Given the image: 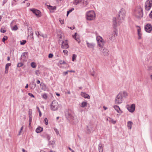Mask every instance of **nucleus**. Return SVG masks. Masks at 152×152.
Masks as SVG:
<instances>
[{
    "label": "nucleus",
    "mask_w": 152,
    "mask_h": 152,
    "mask_svg": "<svg viewBox=\"0 0 152 152\" xmlns=\"http://www.w3.org/2000/svg\"><path fill=\"white\" fill-rule=\"evenodd\" d=\"M143 10L140 6L136 7L134 12V15L138 18H141L143 17Z\"/></svg>",
    "instance_id": "obj_1"
},
{
    "label": "nucleus",
    "mask_w": 152,
    "mask_h": 152,
    "mask_svg": "<svg viewBox=\"0 0 152 152\" xmlns=\"http://www.w3.org/2000/svg\"><path fill=\"white\" fill-rule=\"evenodd\" d=\"M86 19L88 20H92L95 19L96 15L94 12L93 10L88 11L86 13Z\"/></svg>",
    "instance_id": "obj_2"
},
{
    "label": "nucleus",
    "mask_w": 152,
    "mask_h": 152,
    "mask_svg": "<svg viewBox=\"0 0 152 152\" xmlns=\"http://www.w3.org/2000/svg\"><path fill=\"white\" fill-rule=\"evenodd\" d=\"M118 19V22H121L124 19L125 16L126 12L124 9L122 8L119 12Z\"/></svg>",
    "instance_id": "obj_3"
},
{
    "label": "nucleus",
    "mask_w": 152,
    "mask_h": 152,
    "mask_svg": "<svg viewBox=\"0 0 152 152\" xmlns=\"http://www.w3.org/2000/svg\"><path fill=\"white\" fill-rule=\"evenodd\" d=\"M58 104L56 101L53 100L51 105V109L54 111L58 109Z\"/></svg>",
    "instance_id": "obj_4"
},
{
    "label": "nucleus",
    "mask_w": 152,
    "mask_h": 152,
    "mask_svg": "<svg viewBox=\"0 0 152 152\" xmlns=\"http://www.w3.org/2000/svg\"><path fill=\"white\" fill-rule=\"evenodd\" d=\"M152 6V0H147L145 3V8L146 10H149Z\"/></svg>",
    "instance_id": "obj_5"
},
{
    "label": "nucleus",
    "mask_w": 152,
    "mask_h": 152,
    "mask_svg": "<svg viewBox=\"0 0 152 152\" xmlns=\"http://www.w3.org/2000/svg\"><path fill=\"white\" fill-rule=\"evenodd\" d=\"M122 96L121 93H119L117 95L115 100V103L116 104H120L122 103Z\"/></svg>",
    "instance_id": "obj_6"
},
{
    "label": "nucleus",
    "mask_w": 152,
    "mask_h": 152,
    "mask_svg": "<svg viewBox=\"0 0 152 152\" xmlns=\"http://www.w3.org/2000/svg\"><path fill=\"white\" fill-rule=\"evenodd\" d=\"M102 53L104 56H107L109 54V51L106 48H103L101 49Z\"/></svg>",
    "instance_id": "obj_7"
},
{
    "label": "nucleus",
    "mask_w": 152,
    "mask_h": 152,
    "mask_svg": "<svg viewBox=\"0 0 152 152\" xmlns=\"http://www.w3.org/2000/svg\"><path fill=\"white\" fill-rule=\"evenodd\" d=\"M145 30L148 32L150 33L152 30V26L151 24L148 23L145 26Z\"/></svg>",
    "instance_id": "obj_8"
},
{
    "label": "nucleus",
    "mask_w": 152,
    "mask_h": 152,
    "mask_svg": "<svg viewBox=\"0 0 152 152\" xmlns=\"http://www.w3.org/2000/svg\"><path fill=\"white\" fill-rule=\"evenodd\" d=\"M135 104H132L131 106L127 107V109L130 112L133 113L135 110Z\"/></svg>",
    "instance_id": "obj_9"
},
{
    "label": "nucleus",
    "mask_w": 152,
    "mask_h": 152,
    "mask_svg": "<svg viewBox=\"0 0 152 152\" xmlns=\"http://www.w3.org/2000/svg\"><path fill=\"white\" fill-rule=\"evenodd\" d=\"M62 43L61 48L63 49H67L69 48V46L67 40L65 41H63Z\"/></svg>",
    "instance_id": "obj_10"
},
{
    "label": "nucleus",
    "mask_w": 152,
    "mask_h": 152,
    "mask_svg": "<svg viewBox=\"0 0 152 152\" xmlns=\"http://www.w3.org/2000/svg\"><path fill=\"white\" fill-rule=\"evenodd\" d=\"M117 30L115 29V31H113L112 34L111 36V37H110L111 40H113L114 39L115 37H116L117 35Z\"/></svg>",
    "instance_id": "obj_11"
},
{
    "label": "nucleus",
    "mask_w": 152,
    "mask_h": 152,
    "mask_svg": "<svg viewBox=\"0 0 152 152\" xmlns=\"http://www.w3.org/2000/svg\"><path fill=\"white\" fill-rule=\"evenodd\" d=\"M86 44L87 47L90 48L92 49L93 50L94 49V48L95 46V44L93 43H90L87 41H86Z\"/></svg>",
    "instance_id": "obj_12"
},
{
    "label": "nucleus",
    "mask_w": 152,
    "mask_h": 152,
    "mask_svg": "<svg viewBox=\"0 0 152 152\" xmlns=\"http://www.w3.org/2000/svg\"><path fill=\"white\" fill-rule=\"evenodd\" d=\"M31 11L36 15L39 16L40 14V12L37 10L31 9Z\"/></svg>",
    "instance_id": "obj_13"
},
{
    "label": "nucleus",
    "mask_w": 152,
    "mask_h": 152,
    "mask_svg": "<svg viewBox=\"0 0 152 152\" xmlns=\"http://www.w3.org/2000/svg\"><path fill=\"white\" fill-rule=\"evenodd\" d=\"M113 107L118 113L121 114L122 113L118 106L115 105L113 106Z\"/></svg>",
    "instance_id": "obj_14"
},
{
    "label": "nucleus",
    "mask_w": 152,
    "mask_h": 152,
    "mask_svg": "<svg viewBox=\"0 0 152 152\" xmlns=\"http://www.w3.org/2000/svg\"><path fill=\"white\" fill-rule=\"evenodd\" d=\"M81 95L85 98L90 99V96L86 93L81 92Z\"/></svg>",
    "instance_id": "obj_15"
},
{
    "label": "nucleus",
    "mask_w": 152,
    "mask_h": 152,
    "mask_svg": "<svg viewBox=\"0 0 152 152\" xmlns=\"http://www.w3.org/2000/svg\"><path fill=\"white\" fill-rule=\"evenodd\" d=\"M105 43V42L104 41H102L101 42H98V45L99 46L100 48L101 49L103 48L104 46V44Z\"/></svg>",
    "instance_id": "obj_16"
},
{
    "label": "nucleus",
    "mask_w": 152,
    "mask_h": 152,
    "mask_svg": "<svg viewBox=\"0 0 152 152\" xmlns=\"http://www.w3.org/2000/svg\"><path fill=\"white\" fill-rule=\"evenodd\" d=\"M29 34V36L31 37L33 36V32L32 28L29 27L28 29V34Z\"/></svg>",
    "instance_id": "obj_17"
},
{
    "label": "nucleus",
    "mask_w": 152,
    "mask_h": 152,
    "mask_svg": "<svg viewBox=\"0 0 152 152\" xmlns=\"http://www.w3.org/2000/svg\"><path fill=\"white\" fill-rule=\"evenodd\" d=\"M43 129L41 127L39 126L36 130V132L37 133H39L43 131Z\"/></svg>",
    "instance_id": "obj_18"
},
{
    "label": "nucleus",
    "mask_w": 152,
    "mask_h": 152,
    "mask_svg": "<svg viewBox=\"0 0 152 152\" xmlns=\"http://www.w3.org/2000/svg\"><path fill=\"white\" fill-rule=\"evenodd\" d=\"M133 123L131 121H128L127 122V127L130 129H131Z\"/></svg>",
    "instance_id": "obj_19"
},
{
    "label": "nucleus",
    "mask_w": 152,
    "mask_h": 152,
    "mask_svg": "<svg viewBox=\"0 0 152 152\" xmlns=\"http://www.w3.org/2000/svg\"><path fill=\"white\" fill-rule=\"evenodd\" d=\"M87 132L88 133H90L92 130V127L91 126H87Z\"/></svg>",
    "instance_id": "obj_20"
},
{
    "label": "nucleus",
    "mask_w": 152,
    "mask_h": 152,
    "mask_svg": "<svg viewBox=\"0 0 152 152\" xmlns=\"http://www.w3.org/2000/svg\"><path fill=\"white\" fill-rule=\"evenodd\" d=\"M98 149L99 152H103V148L102 145L100 143L99 145Z\"/></svg>",
    "instance_id": "obj_21"
},
{
    "label": "nucleus",
    "mask_w": 152,
    "mask_h": 152,
    "mask_svg": "<svg viewBox=\"0 0 152 152\" xmlns=\"http://www.w3.org/2000/svg\"><path fill=\"white\" fill-rule=\"evenodd\" d=\"M113 24L115 27H117V25L116 21V19L115 18H113Z\"/></svg>",
    "instance_id": "obj_22"
},
{
    "label": "nucleus",
    "mask_w": 152,
    "mask_h": 152,
    "mask_svg": "<svg viewBox=\"0 0 152 152\" xmlns=\"http://www.w3.org/2000/svg\"><path fill=\"white\" fill-rule=\"evenodd\" d=\"M96 40L98 42L104 40L100 36H98L96 37Z\"/></svg>",
    "instance_id": "obj_23"
},
{
    "label": "nucleus",
    "mask_w": 152,
    "mask_h": 152,
    "mask_svg": "<svg viewBox=\"0 0 152 152\" xmlns=\"http://www.w3.org/2000/svg\"><path fill=\"white\" fill-rule=\"evenodd\" d=\"M82 0H74L73 1V3L74 4H75L76 5H77V4L82 2Z\"/></svg>",
    "instance_id": "obj_24"
},
{
    "label": "nucleus",
    "mask_w": 152,
    "mask_h": 152,
    "mask_svg": "<svg viewBox=\"0 0 152 152\" xmlns=\"http://www.w3.org/2000/svg\"><path fill=\"white\" fill-rule=\"evenodd\" d=\"M140 28L139 29H137V32L138 34V39H140L141 38V34L140 33Z\"/></svg>",
    "instance_id": "obj_25"
},
{
    "label": "nucleus",
    "mask_w": 152,
    "mask_h": 152,
    "mask_svg": "<svg viewBox=\"0 0 152 152\" xmlns=\"http://www.w3.org/2000/svg\"><path fill=\"white\" fill-rule=\"evenodd\" d=\"M77 33H75V35L74 36L73 35V37L75 38V39L79 43L80 42V39L79 38L76 37V35Z\"/></svg>",
    "instance_id": "obj_26"
},
{
    "label": "nucleus",
    "mask_w": 152,
    "mask_h": 152,
    "mask_svg": "<svg viewBox=\"0 0 152 152\" xmlns=\"http://www.w3.org/2000/svg\"><path fill=\"white\" fill-rule=\"evenodd\" d=\"M87 104V103L86 102H83L81 103V107H84L86 106Z\"/></svg>",
    "instance_id": "obj_27"
},
{
    "label": "nucleus",
    "mask_w": 152,
    "mask_h": 152,
    "mask_svg": "<svg viewBox=\"0 0 152 152\" xmlns=\"http://www.w3.org/2000/svg\"><path fill=\"white\" fill-rule=\"evenodd\" d=\"M27 53L24 52L23 54L21 56V58H25L27 55Z\"/></svg>",
    "instance_id": "obj_28"
},
{
    "label": "nucleus",
    "mask_w": 152,
    "mask_h": 152,
    "mask_svg": "<svg viewBox=\"0 0 152 152\" xmlns=\"http://www.w3.org/2000/svg\"><path fill=\"white\" fill-rule=\"evenodd\" d=\"M31 67L33 68H34L36 67V64L34 62H32L31 63Z\"/></svg>",
    "instance_id": "obj_29"
},
{
    "label": "nucleus",
    "mask_w": 152,
    "mask_h": 152,
    "mask_svg": "<svg viewBox=\"0 0 152 152\" xmlns=\"http://www.w3.org/2000/svg\"><path fill=\"white\" fill-rule=\"evenodd\" d=\"M54 143H55V142L54 141H50L49 142V143H48V145H53ZM52 147H53V146H52Z\"/></svg>",
    "instance_id": "obj_30"
},
{
    "label": "nucleus",
    "mask_w": 152,
    "mask_h": 152,
    "mask_svg": "<svg viewBox=\"0 0 152 152\" xmlns=\"http://www.w3.org/2000/svg\"><path fill=\"white\" fill-rule=\"evenodd\" d=\"M77 57V55L75 54H73L72 56V61H74L76 59Z\"/></svg>",
    "instance_id": "obj_31"
},
{
    "label": "nucleus",
    "mask_w": 152,
    "mask_h": 152,
    "mask_svg": "<svg viewBox=\"0 0 152 152\" xmlns=\"http://www.w3.org/2000/svg\"><path fill=\"white\" fill-rule=\"evenodd\" d=\"M109 118L110 119L109 121L113 123V124H115L116 123V121L114 120L113 119H112L111 118Z\"/></svg>",
    "instance_id": "obj_32"
},
{
    "label": "nucleus",
    "mask_w": 152,
    "mask_h": 152,
    "mask_svg": "<svg viewBox=\"0 0 152 152\" xmlns=\"http://www.w3.org/2000/svg\"><path fill=\"white\" fill-rule=\"evenodd\" d=\"M18 29V28L16 25H15L12 28V30L14 31H16Z\"/></svg>",
    "instance_id": "obj_33"
},
{
    "label": "nucleus",
    "mask_w": 152,
    "mask_h": 152,
    "mask_svg": "<svg viewBox=\"0 0 152 152\" xmlns=\"http://www.w3.org/2000/svg\"><path fill=\"white\" fill-rule=\"evenodd\" d=\"M128 95L126 91H124L123 93V96L124 97H126Z\"/></svg>",
    "instance_id": "obj_34"
},
{
    "label": "nucleus",
    "mask_w": 152,
    "mask_h": 152,
    "mask_svg": "<svg viewBox=\"0 0 152 152\" xmlns=\"http://www.w3.org/2000/svg\"><path fill=\"white\" fill-rule=\"evenodd\" d=\"M29 125L30 126L31 125V123L32 121V116H29Z\"/></svg>",
    "instance_id": "obj_35"
},
{
    "label": "nucleus",
    "mask_w": 152,
    "mask_h": 152,
    "mask_svg": "<svg viewBox=\"0 0 152 152\" xmlns=\"http://www.w3.org/2000/svg\"><path fill=\"white\" fill-rule=\"evenodd\" d=\"M29 116H32V111L31 109H30L28 112Z\"/></svg>",
    "instance_id": "obj_36"
},
{
    "label": "nucleus",
    "mask_w": 152,
    "mask_h": 152,
    "mask_svg": "<svg viewBox=\"0 0 152 152\" xmlns=\"http://www.w3.org/2000/svg\"><path fill=\"white\" fill-rule=\"evenodd\" d=\"M7 39V37L6 36H5L3 37L2 40L3 42H4Z\"/></svg>",
    "instance_id": "obj_37"
},
{
    "label": "nucleus",
    "mask_w": 152,
    "mask_h": 152,
    "mask_svg": "<svg viewBox=\"0 0 152 152\" xmlns=\"http://www.w3.org/2000/svg\"><path fill=\"white\" fill-rule=\"evenodd\" d=\"M36 84L35 83H33L32 84V86L31 87V88L34 89L36 86Z\"/></svg>",
    "instance_id": "obj_38"
},
{
    "label": "nucleus",
    "mask_w": 152,
    "mask_h": 152,
    "mask_svg": "<svg viewBox=\"0 0 152 152\" xmlns=\"http://www.w3.org/2000/svg\"><path fill=\"white\" fill-rule=\"evenodd\" d=\"M37 109L38 111V112H39V116L40 117L42 115V113H41V112L39 109V108L37 106Z\"/></svg>",
    "instance_id": "obj_39"
},
{
    "label": "nucleus",
    "mask_w": 152,
    "mask_h": 152,
    "mask_svg": "<svg viewBox=\"0 0 152 152\" xmlns=\"http://www.w3.org/2000/svg\"><path fill=\"white\" fill-rule=\"evenodd\" d=\"M47 95L46 94H45L42 95V97L45 99H46L47 98Z\"/></svg>",
    "instance_id": "obj_40"
},
{
    "label": "nucleus",
    "mask_w": 152,
    "mask_h": 152,
    "mask_svg": "<svg viewBox=\"0 0 152 152\" xmlns=\"http://www.w3.org/2000/svg\"><path fill=\"white\" fill-rule=\"evenodd\" d=\"M23 64L22 63H19L17 64V66L18 67H19L22 66H23Z\"/></svg>",
    "instance_id": "obj_41"
},
{
    "label": "nucleus",
    "mask_w": 152,
    "mask_h": 152,
    "mask_svg": "<svg viewBox=\"0 0 152 152\" xmlns=\"http://www.w3.org/2000/svg\"><path fill=\"white\" fill-rule=\"evenodd\" d=\"M74 10V9L72 8L71 9L69 10V11L67 12V16H68L69 13L72 12V11Z\"/></svg>",
    "instance_id": "obj_42"
},
{
    "label": "nucleus",
    "mask_w": 152,
    "mask_h": 152,
    "mask_svg": "<svg viewBox=\"0 0 152 152\" xmlns=\"http://www.w3.org/2000/svg\"><path fill=\"white\" fill-rule=\"evenodd\" d=\"M45 123L46 125L48 124V121L47 118H45L44 119Z\"/></svg>",
    "instance_id": "obj_43"
},
{
    "label": "nucleus",
    "mask_w": 152,
    "mask_h": 152,
    "mask_svg": "<svg viewBox=\"0 0 152 152\" xmlns=\"http://www.w3.org/2000/svg\"><path fill=\"white\" fill-rule=\"evenodd\" d=\"M26 42V40H23L22 42L21 41H20V44L21 45H24V44H25Z\"/></svg>",
    "instance_id": "obj_44"
},
{
    "label": "nucleus",
    "mask_w": 152,
    "mask_h": 152,
    "mask_svg": "<svg viewBox=\"0 0 152 152\" xmlns=\"http://www.w3.org/2000/svg\"><path fill=\"white\" fill-rule=\"evenodd\" d=\"M54 130L55 132L56 133V134L58 135H59V133L57 129L56 128H54Z\"/></svg>",
    "instance_id": "obj_45"
},
{
    "label": "nucleus",
    "mask_w": 152,
    "mask_h": 152,
    "mask_svg": "<svg viewBox=\"0 0 152 152\" xmlns=\"http://www.w3.org/2000/svg\"><path fill=\"white\" fill-rule=\"evenodd\" d=\"M10 63H7V64L5 66V68H8V67L9 66H11Z\"/></svg>",
    "instance_id": "obj_46"
},
{
    "label": "nucleus",
    "mask_w": 152,
    "mask_h": 152,
    "mask_svg": "<svg viewBox=\"0 0 152 152\" xmlns=\"http://www.w3.org/2000/svg\"><path fill=\"white\" fill-rule=\"evenodd\" d=\"M59 62L61 64H66V63L64 61L61 60Z\"/></svg>",
    "instance_id": "obj_47"
},
{
    "label": "nucleus",
    "mask_w": 152,
    "mask_h": 152,
    "mask_svg": "<svg viewBox=\"0 0 152 152\" xmlns=\"http://www.w3.org/2000/svg\"><path fill=\"white\" fill-rule=\"evenodd\" d=\"M63 53H65V54L68 55V52L66 50H64L63 51Z\"/></svg>",
    "instance_id": "obj_48"
},
{
    "label": "nucleus",
    "mask_w": 152,
    "mask_h": 152,
    "mask_svg": "<svg viewBox=\"0 0 152 152\" xmlns=\"http://www.w3.org/2000/svg\"><path fill=\"white\" fill-rule=\"evenodd\" d=\"M69 70H68L66 72H63V74L64 76L68 74V72H69Z\"/></svg>",
    "instance_id": "obj_49"
},
{
    "label": "nucleus",
    "mask_w": 152,
    "mask_h": 152,
    "mask_svg": "<svg viewBox=\"0 0 152 152\" xmlns=\"http://www.w3.org/2000/svg\"><path fill=\"white\" fill-rule=\"evenodd\" d=\"M49 7H53V8H50V10H56V7L55 6L53 7H52V6L50 5L49 6Z\"/></svg>",
    "instance_id": "obj_50"
},
{
    "label": "nucleus",
    "mask_w": 152,
    "mask_h": 152,
    "mask_svg": "<svg viewBox=\"0 0 152 152\" xmlns=\"http://www.w3.org/2000/svg\"><path fill=\"white\" fill-rule=\"evenodd\" d=\"M23 126H22L21 127V129H20V130L19 131V132L18 133V135H20V133H21V132L22 131V130L23 129Z\"/></svg>",
    "instance_id": "obj_51"
},
{
    "label": "nucleus",
    "mask_w": 152,
    "mask_h": 152,
    "mask_svg": "<svg viewBox=\"0 0 152 152\" xmlns=\"http://www.w3.org/2000/svg\"><path fill=\"white\" fill-rule=\"evenodd\" d=\"M28 95L31 97L34 98V96L31 93H28Z\"/></svg>",
    "instance_id": "obj_52"
},
{
    "label": "nucleus",
    "mask_w": 152,
    "mask_h": 152,
    "mask_svg": "<svg viewBox=\"0 0 152 152\" xmlns=\"http://www.w3.org/2000/svg\"><path fill=\"white\" fill-rule=\"evenodd\" d=\"M53 57V55L52 53H50L48 55L49 58H52Z\"/></svg>",
    "instance_id": "obj_53"
},
{
    "label": "nucleus",
    "mask_w": 152,
    "mask_h": 152,
    "mask_svg": "<svg viewBox=\"0 0 152 152\" xmlns=\"http://www.w3.org/2000/svg\"><path fill=\"white\" fill-rule=\"evenodd\" d=\"M0 31L3 33H4L6 32V30L2 28H1L0 30Z\"/></svg>",
    "instance_id": "obj_54"
},
{
    "label": "nucleus",
    "mask_w": 152,
    "mask_h": 152,
    "mask_svg": "<svg viewBox=\"0 0 152 152\" xmlns=\"http://www.w3.org/2000/svg\"><path fill=\"white\" fill-rule=\"evenodd\" d=\"M69 118H71L72 116V115L70 113H68L67 115H66Z\"/></svg>",
    "instance_id": "obj_55"
},
{
    "label": "nucleus",
    "mask_w": 152,
    "mask_h": 152,
    "mask_svg": "<svg viewBox=\"0 0 152 152\" xmlns=\"http://www.w3.org/2000/svg\"><path fill=\"white\" fill-rule=\"evenodd\" d=\"M83 3L84 4H85L86 5H87L88 4V2L87 1L85 2V0H83Z\"/></svg>",
    "instance_id": "obj_56"
},
{
    "label": "nucleus",
    "mask_w": 152,
    "mask_h": 152,
    "mask_svg": "<svg viewBox=\"0 0 152 152\" xmlns=\"http://www.w3.org/2000/svg\"><path fill=\"white\" fill-rule=\"evenodd\" d=\"M35 34L38 37L39 35V32L38 31H36L35 32Z\"/></svg>",
    "instance_id": "obj_57"
},
{
    "label": "nucleus",
    "mask_w": 152,
    "mask_h": 152,
    "mask_svg": "<svg viewBox=\"0 0 152 152\" xmlns=\"http://www.w3.org/2000/svg\"><path fill=\"white\" fill-rule=\"evenodd\" d=\"M8 68H5V73H7L8 72Z\"/></svg>",
    "instance_id": "obj_58"
},
{
    "label": "nucleus",
    "mask_w": 152,
    "mask_h": 152,
    "mask_svg": "<svg viewBox=\"0 0 152 152\" xmlns=\"http://www.w3.org/2000/svg\"><path fill=\"white\" fill-rule=\"evenodd\" d=\"M149 17L151 18H152V10L151 11L150 13L149 14Z\"/></svg>",
    "instance_id": "obj_59"
},
{
    "label": "nucleus",
    "mask_w": 152,
    "mask_h": 152,
    "mask_svg": "<svg viewBox=\"0 0 152 152\" xmlns=\"http://www.w3.org/2000/svg\"><path fill=\"white\" fill-rule=\"evenodd\" d=\"M59 21L60 22V23L62 24L64 23V21L63 20H62L61 19H59Z\"/></svg>",
    "instance_id": "obj_60"
},
{
    "label": "nucleus",
    "mask_w": 152,
    "mask_h": 152,
    "mask_svg": "<svg viewBox=\"0 0 152 152\" xmlns=\"http://www.w3.org/2000/svg\"><path fill=\"white\" fill-rule=\"evenodd\" d=\"M69 149L72 152H75L73 150L70 148L69 147Z\"/></svg>",
    "instance_id": "obj_61"
},
{
    "label": "nucleus",
    "mask_w": 152,
    "mask_h": 152,
    "mask_svg": "<svg viewBox=\"0 0 152 152\" xmlns=\"http://www.w3.org/2000/svg\"><path fill=\"white\" fill-rule=\"evenodd\" d=\"M40 83V82L39 80H37V84H39Z\"/></svg>",
    "instance_id": "obj_62"
},
{
    "label": "nucleus",
    "mask_w": 152,
    "mask_h": 152,
    "mask_svg": "<svg viewBox=\"0 0 152 152\" xmlns=\"http://www.w3.org/2000/svg\"><path fill=\"white\" fill-rule=\"evenodd\" d=\"M47 138H48V140H50V137L49 136V135H47Z\"/></svg>",
    "instance_id": "obj_63"
},
{
    "label": "nucleus",
    "mask_w": 152,
    "mask_h": 152,
    "mask_svg": "<svg viewBox=\"0 0 152 152\" xmlns=\"http://www.w3.org/2000/svg\"><path fill=\"white\" fill-rule=\"evenodd\" d=\"M28 84H26V86H25V88H28Z\"/></svg>",
    "instance_id": "obj_64"
}]
</instances>
